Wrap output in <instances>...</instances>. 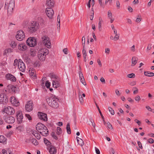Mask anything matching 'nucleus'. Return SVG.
I'll use <instances>...</instances> for the list:
<instances>
[{"instance_id": "obj_1", "label": "nucleus", "mask_w": 154, "mask_h": 154, "mask_svg": "<svg viewBox=\"0 0 154 154\" xmlns=\"http://www.w3.org/2000/svg\"><path fill=\"white\" fill-rule=\"evenodd\" d=\"M46 100L49 105L52 107L57 109L59 107V104L58 103L59 99L55 96L46 97Z\"/></svg>"}, {"instance_id": "obj_2", "label": "nucleus", "mask_w": 154, "mask_h": 154, "mask_svg": "<svg viewBox=\"0 0 154 154\" xmlns=\"http://www.w3.org/2000/svg\"><path fill=\"white\" fill-rule=\"evenodd\" d=\"M39 27V24L38 22L32 21L29 24L27 30L30 33H32L36 31Z\"/></svg>"}, {"instance_id": "obj_3", "label": "nucleus", "mask_w": 154, "mask_h": 154, "mask_svg": "<svg viewBox=\"0 0 154 154\" xmlns=\"http://www.w3.org/2000/svg\"><path fill=\"white\" fill-rule=\"evenodd\" d=\"M41 41L44 45L48 48H50L51 43L49 37L47 35H43L42 36L41 39Z\"/></svg>"}, {"instance_id": "obj_4", "label": "nucleus", "mask_w": 154, "mask_h": 154, "mask_svg": "<svg viewBox=\"0 0 154 154\" xmlns=\"http://www.w3.org/2000/svg\"><path fill=\"white\" fill-rule=\"evenodd\" d=\"M15 6L14 0H11L8 5V12L9 14H11Z\"/></svg>"}, {"instance_id": "obj_5", "label": "nucleus", "mask_w": 154, "mask_h": 154, "mask_svg": "<svg viewBox=\"0 0 154 154\" xmlns=\"http://www.w3.org/2000/svg\"><path fill=\"white\" fill-rule=\"evenodd\" d=\"M36 41L35 38H29L26 41L27 45L30 47H34L36 45Z\"/></svg>"}, {"instance_id": "obj_6", "label": "nucleus", "mask_w": 154, "mask_h": 154, "mask_svg": "<svg viewBox=\"0 0 154 154\" xmlns=\"http://www.w3.org/2000/svg\"><path fill=\"white\" fill-rule=\"evenodd\" d=\"M4 111L7 114L12 115L14 113V109L11 107L8 106L5 107L4 109Z\"/></svg>"}, {"instance_id": "obj_7", "label": "nucleus", "mask_w": 154, "mask_h": 154, "mask_svg": "<svg viewBox=\"0 0 154 154\" xmlns=\"http://www.w3.org/2000/svg\"><path fill=\"white\" fill-rule=\"evenodd\" d=\"M17 33V34L16 36V39L19 41L22 40L25 37L24 32L22 30H20Z\"/></svg>"}, {"instance_id": "obj_8", "label": "nucleus", "mask_w": 154, "mask_h": 154, "mask_svg": "<svg viewBox=\"0 0 154 154\" xmlns=\"http://www.w3.org/2000/svg\"><path fill=\"white\" fill-rule=\"evenodd\" d=\"M3 118L5 121L8 123H13L15 122L14 118L11 116L5 115Z\"/></svg>"}, {"instance_id": "obj_9", "label": "nucleus", "mask_w": 154, "mask_h": 154, "mask_svg": "<svg viewBox=\"0 0 154 154\" xmlns=\"http://www.w3.org/2000/svg\"><path fill=\"white\" fill-rule=\"evenodd\" d=\"M18 67L19 70L22 72H23L25 71V64L20 59L18 60Z\"/></svg>"}, {"instance_id": "obj_10", "label": "nucleus", "mask_w": 154, "mask_h": 154, "mask_svg": "<svg viewBox=\"0 0 154 154\" xmlns=\"http://www.w3.org/2000/svg\"><path fill=\"white\" fill-rule=\"evenodd\" d=\"M8 101V99L7 98V96L3 93L0 94V103L4 104Z\"/></svg>"}, {"instance_id": "obj_11", "label": "nucleus", "mask_w": 154, "mask_h": 154, "mask_svg": "<svg viewBox=\"0 0 154 154\" xmlns=\"http://www.w3.org/2000/svg\"><path fill=\"white\" fill-rule=\"evenodd\" d=\"M33 104L32 101H29L27 102L25 106V108L27 112H30L32 110L33 108Z\"/></svg>"}, {"instance_id": "obj_12", "label": "nucleus", "mask_w": 154, "mask_h": 154, "mask_svg": "<svg viewBox=\"0 0 154 154\" xmlns=\"http://www.w3.org/2000/svg\"><path fill=\"white\" fill-rule=\"evenodd\" d=\"M46 14L49 18H52L54 14L53 9L51 8H47L45 11Z\"/></svg>"}, {"instance_id": "obj_13", "label": "nucleus", "mask_w": 154, "mask_h": 154, "mask_svg": "<svg viewBox=\"0 0 154 154\" xmlns=\"http://www.w3.org/2000/svg\"><path fill=\"white\" fill-rule=\"evenodd\" d=\"M5 78L7 80H10L11 82H15L16 81V77L11 73H8L5 75Z\"/></svg>"}, {"instance_id": "obj_14", "label": "nucleus", "mask_w": 154, "mask_h": 154, "mask_svg": "<svg viewBox=\"0 0 154 154\" xmlns=\"http://www.w3.org/2000/svg\"><path fill=\"white\" fill-rule=\"evenodd\" d=\"M16 116L18 123L19 124L22 123L23 118L22 112L18 111L17 112Z\"/></svg>"}, {"instance_id": "obj_15", "label": "nucleus", "mask_w": 154, "mask_h": 154, "mask_svg": "<svg viewBox=\"0 0 154 154\" xmlns=\"http://www.w3.org/2000/svg\"><path fill=\"white\" fill-rule=\"evenodd\" d=\"M36 130L39 132V130L41 131L42 130H46V127L41 123H38L36 126Z\"/></svg>"}, {"instance_id": "obj_16", "label": "nucleus", "mask_w": 154, "mask_h": 154, "mask_svg": "<svg viewBox=\"0 0 154 154\" xmlns=\"http://www.w3.org/2000/svg\"><path fill=\"white\" fill-rule=\"evenodd\" d=\"M10 101L12 104L15 106L19 105L20 103L19 101L14 97H11L10 99Z\"/></svg>"}, {"instance_id": "obj_17", "label": "nucleus", "mask_w": 154, "mask_h": 154, "mask_svg": "<svg viewBox=\"0 0 154 154\" xmlns=\"http://www.w3.org/2000/svg\"><path fill=\"white\" fill-rule=\"evenodd\" d=\"M52 84L54 88H57L60 86V80L59 79L52 80Z\"/></svg>"}, {"instance_id": "obj_18", "label": "nucleus", "mask_w": 154, "mask_h": 154, "mask_svg": "<svg viewBox=\"0 0 154 154\" xmlns=\"http://www.w3.org/2000/svg\"><path fill=\"white\" fill-rule=\"evenodd\" d=\"M46 56L42 54L39 51H38V59L41 61H43L45 60V59Z\"/></svg>"}, {"instance_id": "obj_19", "label": "nucleus", "mask_w": 154, "mask_h": 154, "mask_svg": "<svg viewBox=\"0 0 154 154\" xmlns=\"http://www.w3.org/2000/svg\"><path fill=\"white\" fill-rule=\"evenodd\" d=\"M38 116L40 119L42 120L45 121H47L48 120L47 115L46 114L39 113L38 114Z\"/></svg>"}, {"instance_id": "obj_20", "label": "nucleus", "mask_w": 154, "mask_h": 154, "mask_svg": "<svg viewBox=\"0 0 154 154\" xmlns=\"http://www.w3.org/2000/svg\"><path fill=\"white\" fill-rule=\"evenodd\" d=\"M79 75L80 78V80L82 83L84 85H86L85 82V80L83 74L81 71L79 72Z\"/></svg>"}, {"instance_id": "obj_21", "label": "nucleus", "mask_w": 154, "mask_h": 154, "mask_svg": "<svg viewBox=\"0 0 154 154\" xmlns=\"http://www.w3.org/2000/svg\"><path fill=\"white\" fill-rule=\"evenodd\" d=\"M54 0H47L46 1V5L51 8L54 7Z\"/></svg>"}, {"instance_id": "obj_22", "label": "nucleus", "mask_w": 154, "mask_h": 154, "mask_svg": "<svg viewBox=\"0 0 154 154\" xmlns=\"http://www.w3.org/2000/svg\"><path fill=\"white\" fill-rule=\"evenodd\" d=\"M138 60V58L136 57H132L131 59V66H134L137 63Z\"/></svg>"}, {"instance_id": "obj_23", "label": "nucleus", "mask_w": 154, "mask_h": 154, "mask_svg": "<svg viewBox=\"0 0 154 154\" xmlns=\"http://www.w3.org/2000/svg\"><path fill=\"white\" fill-rule=\"evenodd\" d=\"M40 133L42 135L44 136H46L49 134V132L48 130L46 127V130H42L41 131H39Z\"/></svg>"}, {"instance_id": "obj_24", "label": "nucleus", "mask_w": 154, "mask_h": 154, "mask_svg": "<svg viewBox=\"0 0 154 154\" xmlns=\"http://www.w3.org/2000/svg\"><path fill=\"white\" fill-rule=\"evenodd\" d=\"M50 147L49 152L50 154H55L57 151L55 148L52 145L50 146Z\"/></svg>"}, {"instance_id": "obj_25", "label": "nucleus", "mask_w": 154, "mask_h": 154, "mask_svg": "<svg viewBox=\"0 0 154 154\" xmlns=\"http://www.w3.org/2000/svg\"><path fill=\"white\" fill-rule=\"evenodd\" d=\"M82 53L83 54V57L84 59V60L85 61V62H86L87 61L86 56H87V55L86 52L85 47H84V46H83V48Z\"/></svg>"}, {"instance_id": "obj_26", "label": "nucleus", "mask_w": 154, "mask_h": 154, "mask_svg": "<svg viewBox=\"0 0 154 154\" xmlns=\"http://www.w3.org/2000/svg\"><path fill=\"white\" fill-rule=\"evenodd\" d=\"M32 134L38 140H39L41 138L40 134L36 131H32Z\"/></svg>"}, {"instance_id": "obj_27", "label": "nucleus", "mask_w": 154, "mask_h": 154, "mask_svg": "<svg viewBox=\"0 0 154 154\" xmlns=\"http://www.w3.org/2000/svg\"><path fill=\"white\" fill-rule=\"evenodd\" d=\"M18 48L19 50L23 51L26 49L27 46L23 44H19L18 46Z\"/></svg>"}, {"instance_id": "obj_28", "label": "nucleus", "mask_w": 154, "mask_h": 154, "mask_svg": "<svg viewBox=\"0 0 154 154\" xmlns=\"http://www.w3.org/2000/svg\"><path fill=\"white\" fill-rule=\"evenodd\" d=\"M30 75L34 79H36V74L35 71L34 69H32L30 71L29 70Z\"/></svg>"}, {"instance_id": "obj_29", "label": "nucleus", "mask_w": 154, "mask_h": 154, "mask_svg": "<svg viewBox=\"0 0 154 154\" xmlns=\"http://www.w3.org/2000/svg\"><path fill=\"white\" fill-rule=\"evenodd\" d=\"M39 51L45 56L48 55L49 53L48 50L46 48L41 49L39 50Z\"/></svg>"}, {"instance_id": "obj_30", "label": "nucleus", "mask_w": 154, "mask_h": 154, "mask_svg": "<svg viewBox=\"0 0 154 154\" xmlns=\"http://www.w3.org/2000/svg\"><path fill=\"white\" fill-rule=\"evenodd\" d=\"M12 51L13 49H12L10 48H8L4 51L3 52V55H6L9 52H12Z\"/></svg>"}, {"instance_id": "obj_31", "label": "nucleus", "mask_w": 154, "mask_h": 154, "mask_svg": "<svg viewBox=\"0 0 154 154\" xmlns=\"http://www.w3.org/2000/svg\"><path fill=\"white\" fill-rule=\"evenodd\" d=\"M7 139L3 135L0 136V143H6Z\"/></svg>"}, {"instance_id": "obj_32", "label": "nucleus", "mask_w": 154, "mask_h": 154, "mask_svg": "<svg viewBox=\"0 0 154 154\" xmlns=\"http://www.w3.org/2000/svg\"><path fill=\"white\" fill-rule=\"evenodd\" d=\"M144 74L145 75L149 77H152L154 76V73L152 72L149 73L148 71H145Z\"/></svg>"}, {"instance_id": "obj_33", "label": "nucleus", "mask_w": 154, "mask_h": 154, "mask_svg": "<svg viewBox=\"0 0 154 154\" xmlns=\"http://www.w3.org/2000/svg\"><path fill=\"white\" fill-rule=\"evenodd\" d=\"M29 54L32 57H34L36 55V53L35 50L33 49H31Z\"/></svg>"}, {"instance_id": "obj_34", "label": "nucleus", "mask_w": 154, "mask_h": 154, "mask_svg": "<svg viewBox=\"0 0 154 154\" xmlns=\"http://www.w3.org/2000/svg\"><path fill=\"white\" fill-rule=\"evenodd\" d=\"M66 130L67 133L69 134H70L71 133V131L69 124V123H68L66 125Z\"/></svg>"}, {"instance_id": "obj_35", "label": "nucleus", "mask_w": 154, "mask_h": 154, "mask_svg": "<svg viewBox=\"0 0 154 154\" xmlns=\"http://www.w3.org/2000/svg\"><path fill=\"white\" fill-rule=\"evenodd\" d=\"M10 45V46L13 48H15L17 45V44L14 41H12Z\"/></svg>"}, {"instance_id": "obj_36", "label": "nucleus", "mask_w": 154, "mask_h": 154, "mask_svg": "<svg viewBox=\"0 0 154 154\" xmlns=\"http://www.w3.org/2000/svg\"><path fill=\"white\" fill-rule=\"evenodd\" d=\"M62 132L61 129L59 127H57V134L58 135H59L61 134Z\"/></svg>"}, {"instance_id": "obj_37", "label": "nucleus", "mask_w": 154, "mask_h": 154, "mask_svg": "<svg viewBox=\"0 0 154 154\" xmlns=\"http://www.w3.org/2000/svg\"><path fill=\"white\" fill-rule=\"evenodd\" d=\"M77 142L79 145L81 146H82L84 144L83 141L81 139H80L79 140H78Z\"/></svg>"}, {"instance_id": "obj_38", "label": "nucleus", "mask_w": 154, "mask_h": 154, "mask_svg": "<svg viewBox=\"0 0 154 154\" xmlns=\"http://www.w3.org/2000/svg\"><path fill=\"white\" fill-rule=\"evenodd\" d=\"M137 18L136 20V22L137 23H139L141 20V16L139 15H137Z\"/></svg>"}, {"instance_id": "obj_39", "label": "nucleus", "mask_w": 154, "mask_h": 154, "mask_svg": "<svg viewBox=\"0 0 154 154\" xmlns=\"http://www.w3.org/2000/svg\"><path fill=\"white\" fill-rule=\"evenodd\" d=\"M32 143L35 145H37L38 144V142L37 141L35 138L32 139Z\"/></svg>"}, {"instance_id": "obj_40", "label": "nucleus", "mask_w": 154, "mask_h": 154, "mask_svg": "<svg viewBox=\"0 0 154 154\" xmlns=\"http://www.w3.org/2000/svg\"><path fill=\"white\" fill-rule=\"evenodd\" d=\"M79 100L80 103L81 104H83L84 103L83 98L82 95H79Z\"/></svg>"}, {"instance_id": "obj_41", "label": "nucleus", "mask_w": 154, "mask_h": 154, "mask_svg": "<svg viewBox=\"0 0 154 154\" xmlns=\"http://www.w3.org/2000/svg\"><path fill=\"white\" fill-rule=\"evenodd\" d=\"M50 76L51 79H58L59 78L58 77L55 75L54 74H50Z\"/></svg>"}, {"instance_id": "obj_42", "label": "nucleus", "mask_w": 154, "mask_h": 154, "mask_svg": "<svg viewBox=\"0 0 154 154\" xmlns=\"http://www.w3.org/2000/svg\"><path fill=\"white\" fill-rule=\"evenodd\" d=\"M44 141L45 143L47 145H50V143L49 141L47 140L46 138H44Z\"/></svg>"}, {"instance_id": "obj_43", "label": "nucleus", "mask_w": 154, "mask_h": 154, "mask_svg": "<svg viewBox=\"0 0 154 154\" xmlns=\"http://www.w3.org/2000/svg\"><path fill=\"white\" fill-rule=\"evenodd\" d=\"M14 88V86L11 85H8L7 87V90H8L10 92L11 91V88Z\"/></svg>"}, {"instance_id": "obj_44", "label": "nucleus", "mask_w": 154, "mask_h": 154, "mask_svg": "<svg viewBox=\"0 0 154 154\" xmlns=\"http://www.w3.org/2000/svg\"><path fill=\"white\" fill-rule=\"evenodd\" d=\"M108 109L111 114L112 115H114L115 114V112L114 110L112 109L111 107H108Z\"/></svg>"}, {"instance_id": "obj_45", "label": "nucleus", "mask_w": 154, "mask_h": 154, "mask_svg": "<svg viewBox=\"0 0 154 154\" xmlns=\"http://www.w3.org/2000/svg\"><path fill=\"white\" fill-rule=\"evenodd\" d=\"M51 135L52 137H53L54 139L56 140H57L58 139V138L55 135V133L54 132H52L51 133Z\"/></svg>"}, {"instance_id": "obj_46", "label": "nucleus", "mask_w": 154, "mask_h": 154, "mask_svg": "<svg viewBox=\"0 0 154 154\" xmlns=\"http://www.w3.org/2000/svg\"><path fill=\"white\" fill-rule=\"evenodd\" d=\"M127 77L130 78H134L135 77V74L134 73H131L127 75Z\"/></svg>"}, {"instance_id": "obj_47", "label": "nucleus", "mask_w": 154, "mask_h": 154, "mask_svg": "<svg viewBox=\"0 0 154 154\" xmlns=\"http://www.w3.org/2000/svg\"><path fill=\"white\" fill-rule=\"evenodd\" d=\"M85 38L84 36H83L82 38V43L83 46H84V47H85Z\"/></svg>"}, {"instance_id": "obj_48", "label": "nucleus", "mask_w": 154, "mask_h": 154, "mask_svg": "<svg viewBox=\"0 0 154 154\" xmlns=\"http://www.w3.org/2000/svg\"><path fill=\"white\" fill-rule=\"evenodd\" d=\"M134 99L136 101L138 102L140 100V97L139 96L137 95L135 97Z\"/></svg>"}, {"instance_id": "obj_49", "label": "nucleus", "mask_w": 154, "mask_h": 154, "mask_svg": "<svg viewBox=\"0 0 154 154\" xmlns=\"http://www.w3.org/2000/svg\"><path fill=\"white\" fill-rule=\"evenodd\" d=\"M108 16L109 17V18H111L112 17V13L110 11H108Z\"/></svg>"}, {"instance_id": "obj_50", "label": "nucleus", "mask_w": 154, "mask_h": 154, "mask_svg": "<svg viewBox=\"0 0 154 154\" xmlns=\"http://www.w3.org/2000/svg\"><path fill=\"white\" fill-rule=\"evenodd\" d=\"M107 127L109 129H113L112 125L109 122L107 123Z\"/></svg>"}, {"instance_id": "obj_51", "label": "nucleus", "mask_w": 154, "mask_h": 154, "mask_svg": "<svg viewBox=\"0 0 154 154\" xmlns=\"http://www.w3.org/2000/svg\"><path fill=\"white\" fill-rule=\"evenodd\" d=\"M50 83L48 81H46L45 83V86L47 88H50Z\"/></svg>"}, {"instance_id": "obj_52", "label": "nucleus", "mask_w": 154, "mask_h": 154, "mask_svg": "<svg viewBox=\"0 0 154 154\" xmlns=\"http://www.w3.org/2000/svg\"><path fill=\"white\" fill-rule=\"evenodd\" d=\"M38 20L39 22H40V23H43L45 22V21L41 17L39 18L38 19Z\"/></svg>"}, {"instance_id": "obj_53", "label": "nucleus", "mask_w": 154, "mask_h": 154, "mask_svg": "<svg viewBox=\"0 0 154 154\" xmlns=\"http://www.w3.org/2000/svg\"><path fill=\"white\" fill-rule=\"evenodd\" d=\"M99 4L100 5V7L101 8H105V5L104 4L102 3V1L99 2Z\"/></svg>"}, {"instance_id": "obj_54", "label": "nucleus", "mask_w": 154, "mask_h": 154, "mask_svg": "<svg viewBox=\"0 0 154 154\" xmlns=\"http://www.w3.org/2000/svg\"><path fill=\"white\" fill-rule=\"evenodd\" d=\"M129 85L131 86L135 85H136V82L135 81L131 82L129 83Z\"/></svg>"}, {"instance_id": "obj_55", "label": "nucleus", "mask_w": 154, "mask_h": 154, "mask_svg": "<svg viewBox=\"0 0 154 154\" xmlns=\"http://www.w3.org/2000/svg\"><path fill=\"white\" fill-rule=\"evenodd\" d=\"M26 117L29 120H32V118L29 114H26L25 115Z\"/></svg>"}, {"instance_id": "obj_56", "label": "nucleus", "mask_w": 154, "mask_h": 154, "mask_svg": "<svg viewBox=\"0 0 154 154\" xmlns=\"http://www.w3.org/2000/svg\"><path fill=\"white\" fill-rule=\"evenodd\" d=\"M57 21L59 22V28H60V17L59 15H58L57 17Z\"/></svg>"}, {"instance_id": "obj_57", "label": "nucleus", "mask_w": 154, "mask_h": 154, "mask_svg": "<svg viewBox=\"0 0 154 154\" xmlns=\"http://www.w3.org/2000/svg\"><path fill=\"white\" fill-rule=\"evenodd\" d=\"M148 142L150 143H154V140L152 138H149L148 140Z\"/></svg>"}, {"instance_id": "obj_58", "label": "nucleus", "mask_w": 154, "mask_h": 154, "mask_svg": "<svg viewBox=\"0 0 154 154\" xmlns=\"http://www.w3.org/2000/svg\"><path fill=\"white\" fill-rule=\"evenodd\" d=\"M110 52V49L109 48H106L105 49V52L107 54H109Z\"/></svg>"}, {"instance_id": "obj_59", "label": "nucleus", "mask_w": 154, "mask_h": 154, "mask_svg": "<svg viewBox=\"0 0 154 154\" xmlns=\"http://www.w3.org/2000/svg\"><path fill=\"white\" fill-rule=\"evenodd\" d=\"M136 88V90H135L133 91V94H135L137 93L138 91V88L136 87L134 88Z\"/></svg>"}, {"instance_id": "obj_60", "label": "nucleus", "mask_w": 154, "mask_h": 154, "mask_svg": "<svg viewBox=\"0 0 154 154\" xmlns=\"http://www.w3.org/2000/svg\"><path fill=\"white\" fill-rule=\"evenodd\" d=\"M119 34H116L115 35L114 37V38H115V40H117L119 39Z\"/></svg>"}, {"instance_id": "obj_61", "label": "nucleus", "mask_w": 154, "mask_h": 154, "mask_svg": "<svg viewBox=\"0 0 154 154\" xmlns=\"http://www.w3.org/2000/svg\"><path fill=\"white\" fill-rule=\"evenodd\" d=\"M112 0H105V5H106L108 2H109V3L110 4L112 3Z\"/></svg>"}, {"instance_id": "obj_62", "label": "nucleus", "mask_w": 154, "mask_h": 154, "mask_svg": "<svg viewBox=\"0 0 154 154\" xmlns=\"http://www.w3.org/2000/svg\"><path fill=\"white\" fill-rule=\"evenodd\" d=\"M151 45H152L150 44H149L148 45L147 48V51H148L151 49Z\"/></svg>"}, {"instance_id": "obj_63", "label": "nucleus", "mask_w": 154, "mask_h": 154, "mask_svg": "<svg viewBox=\"0 0 154 154\" xmlns=\"http://www.w3.org/2000/svg\"><path fill=\"white\" fill-rule=\"evenodd\" d=\"M131 51L134 52L135 51V46L134 45H133L132 46L131 48Z\"/></svg>"}, {"instance_id": "obj_64", "label": "nucleus", "mask_w": 154, "mask_h": 154, "mask_svg": "<svg viewBox=\"0 0 154 154\" xmlns=\"http://www.w3.org/2000/svg\"><path fill=\"white\" fill-rule=\"evenodd\" d=\"M137 144H138V145L139 147L140 148H141V149L143 148V147H142L141 143V142L140 141H138Z\"/></svg>"}]
</instances>
